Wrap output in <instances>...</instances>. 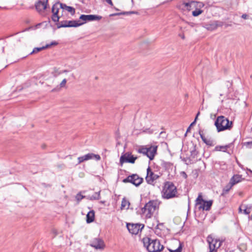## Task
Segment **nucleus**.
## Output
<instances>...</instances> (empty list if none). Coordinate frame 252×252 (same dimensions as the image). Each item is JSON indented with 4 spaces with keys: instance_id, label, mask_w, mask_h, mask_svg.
<instances>
[{
    "instance_id": "obj_1",
    "label": "nucleus",
    "mask_w": 252,
    "mask_h": 252,
    "mask_svg": "<svg viewBox=\"0 0 252 252\" xmlns=\"http://www.w3.org/2000/svg\"><path fill=\"white\" fill-rule=\"evenodd\" d=\"M62 9L63 11L66 10L69 12L71 15H74L75 13V9L74 7L67 6L65 3L57 2L55 3L52 7V15L51 19L54 22H59L60 18L63 16L59 15V10Z\"/></svg>"
},
{
    "instance_id": "obj_2",
    "label": "nucleus",
    "mask_w": 252,
    "mask_h": 252,
    "mask_svg": "<svg viewBox=\"0 0 252 252\" xmlns=\"http://www.w3.org/2000/svg\"><path fill=\"white\" fill-rule=\"evenodd\" d=\"M142 241L144 246L149 252H160L164 249V246L160 244L158 239H152L146 237L143 238Z\"/></svg>"
},
{
    "instance_id": "obj_3",
    "label": "nucleus",
    "mask_w": 252,
    "mask_h": 252,
    "mask_svg": "<svg viewBox=\"0 0 252 252\" xmlns=\"http://www.w3.org/2000/svg\"><path fill=\"white\" fill-rule=\"evenodd\" d=\"M178 193L176 187L173 183L167 181L164 183L162 191V197L166 199L177 197Z\"/></svg>"
},
{
    "instance_id": "obj_4",
    "label": "nucleus",
    "mask_w": 252,
    "mask_h": 252,
    "mask_svg": "<svg viewBox=\"0 0 252 252\" xmlns=\"http://www.w3.org/2000/svg\"><path fill=\"white\" fill-rule=\"evenodd\" d=\"M218 132L230 130L233 126V123L223 116H218L215 122Z\"/></svg>"
},
{
    "instance_id": "obj_5",
    "label": "nucleus",
    "mask_w": 252,
    "mask_h": 252,
    "mask_svg": "<svg viewBox=\"0 0 252 252\" xmlns=\"http://www.w3.org/2000/svg\"><path fill=\"white\" fill-rule=\"evenodd\" d=\"M158 208L157 202L154 200H150L141 209V212L142 214H145L146 219H150Z\"/></svg>"
},
{
    "instance_id": "obj_6",
    "label": "nucleus",
    "mask_w": 252,
    "mask_h": 252,
    "mask_svg": "<svg viewBox=\"0 0 252 252\" xmlns=\"http://www.w3.org/2000/svg\"><path fill=\"white\" fill-rule=\"evenodd\" d=\"M207 242L209 245V252H217L218 249L221 246L222 242L220 240L209 235L207 238Z\"/></svg>"
},
{
    "instance_id": "obj_7",
    "label": "nucleus",
    "mask_w": 252,
    "mask_h": 252,
    "mask_svg": "<svg viewBox=\"0 0 252 252\" xmlns=\"http://www.w3.org/2000/svg\"><path fill=\"white\" fill-rule=\"evenodd\" d=\"M143 179L137 174H132L124 179L123 182L125 183H130L136 187H138L143 182Z\"/></svg>"
},
{
    "instance_id": "obj_8",
    "label": "nucleus",
    "mask_w": 252,
    "mask_h": 252,
    "mask_svg": "<svg viewBox=\"0 0 252 252\" xmlns=\"http://www.w3.org/2000/svg\"><path fill=\"white\" fill-rule=\"evenodd\" d=\"M196 7V2L194 1L186 2L185 1H181L178 5L177 7L183 11H190L193 8Z\"/></svg>"
},
{
    "instance_id": "obj_9",
    "label": "nucleus",
    "mask_w": 252,
    "mask_h": 252,
    "mask_svg": "<svg viewBox=\"0 0 252 252\" xmlns=\"http://www.w3.org/2000/svg\"><path fill=\"white\" fill-rule=\"evenodd\" d=\"M64 23H67V24H60V23H56L57 27L58 29L61 28H71L74 27L76 28L82 26L84 24V23H80L79 21L77 20H70L63 21Z\"/></svg>"
},
{
    "instance_id": "obj_10",
    "label": "nucleus",
    "mask_w": 252,
    "mask_h": 252,
    "mask_svg": "<svg viewBox=\"0 0 252 252\" xmlns=\"http://www.w3.org/2000/svg\"><path fill=\"white\" fill-rule=\"evenodd\" d=\"M136 159V157H134L131 153L127 152L121 156L120 162L121 165H122L124 162L134 163Z\"/></svg>"
},
{
    "instance_id": "obj_11",
    "label": "nucleus",
    "mask_w": 252,
    "mask_h": 252,
    "mask_svg": "<svg viewBox=\"0 0 252 252\" xmlns=\"http://www.w3.org/2000/svg\"><path fill=\"white\" fill-rule=\"evenodd\" d=\"M90 245L96 250H103L105 245L103 240L100 238H95L92 240Z\"/></svg>"
},
{
    "instance_id": "obj_12",
    "label": "nucleus",
    "mask_w": 252,
    "mask_h": 252,
    "mask_svg": "<svg viewBox=\"0 0 252 252\" xmlns=\"http://www.w3.org/2000/svg\"><path fill=\"white\" fill-rule=\"evenodd\" d=\"M126 227L129 233L132 234L136 235L139 233V231L142 230L144 227V225H142L141 226V224L138 223H127Z\"/></svg>"
},
{
    "instance_id": "obj_13",
    "label": "nucleus",
    "mask_w": 252,
    "mask_h": 252,
    "mask_svg": "<svg viewBox=\"0 0 252 252\" xmlns=\"http://www.w3.org/2000/svg\"><path fill=\"white\" fill-rule=\"evenodd\" d=\"M159 177V176L153 172L149 166L148 167L147 169V176L146 177V180L148 184H153L154 181Z\"/></svg>"
},
{
    "instance_id": "obj_14",
    "label": "nucleus",
    "mask_w": 252,
    "mask_h": 252,
    "mask_svg": "<svg viewBox=\"0 0 252 252\" xmlns=\"http://www.w3.org/2000/svg\"><path fill=\"white\" fill-rule=\"evenodd\" d=\"M48 5V0H38L35 2L34 6L36 11L41 13L47 8Z\"/></svg>"
},
{
    "instance_id": "obj_15",
    "label": "nucleus",
    "mask_w": 252,
    "mask_h": 252,
    "mask_svg": "<svg viewBox=\"0 0 252 252\" xmlns=\"http://www.w3.org/2000/svg\"><path fill=\"white\" fill-rule=\"evenodd\" d=\"M102 17L99 15L82 14L79 17V20H82L83 22L82 23L85 24L87 21H98Z\"/></svg>"
},
{
    "instance_id": "obj_16",
    "label": "nucleus",
    "mask_w": 252,
    "mask_h": 252,
    "mask_svg": "<svg viewBox=\"0 0 252 252\" xmlns=\"http://www.w3.org/2000/svg\"><path fill=\"white\" fill-rule=\"evenodd\" d=\"M198 154V152L196 150V146L193 145L192 149L190 150V156L189 158V162H187L186 164H191L195 161L197 160Z\"/></svg>"
},
{
    "instance_id": "obj_17",
    "label": "nucleus",
    "mask_w": 252,
    "mask_h": 252,
    "mask_svg": "<svg viewBox=\"0 0 252 252\" xmlns=\"http://www.w3.org/2000/svg\"><path fill=\"white\" fill-rule=\"evenodd\" d=\"M157 147H151L148 148V152L146 156L149 158L150 160H153L157 152Z\"/></svg>"
},
{
    "instance_id": "obj_18",
    "label": "nucleus",
    "mask_w": 252,
    "mask_h": 252,
    "mask_svg": "<svg viewBox=\"0 0 252 252\" xmlns=\"http://www.w3.org/2000/svg\"><path fill=\"white\" fill-rule=\"evenodd\" d=\"M199 134L200 135V136L202 139V140L203 141L204 143H205L206 145L210 146H214V142L212 140L210 139H207L205 138V136L203 134V130H199Z\"/></svg>"
},
{
    "instance_id": "obj_19",
    "label": "nucleus",
    "mask_w": 252,
    "mask_h": 252,
    "mask_svg": "<svg viewBox=\"0 0 252 252\" xmlns=\"http://www.w3.org/2000/svg\"><path fill=\"white\" fill-rule=\"evenodd\" d=\"M242 175L236 174L230 179L229 182L234 186L242 180Z\"/></svg>"
},
{
    "instance_id": "obj_20",
    "label": "nucleus",
    "mask_w": 252,
    "mask_h": 252,
    "mask_svg": "<svg viewBox=\"0 0 252 252\" xmlns=\"http://www.w3.org/2000/svg\"><path fill=\"white\" fill-rule=\"evenodd\" d=\"M94 210L90 211L86 216V222L88 223H91L94 220Z\"/></svg>"
},
{
    "instance_id": "obj_21",
    "label": "nucleus",
    "mask_w": 252,
    "mask_h": 252,
    "mask_svg": "<svg viewBox=\"0 0 252 252\" xmlns=\"http://www.w3.org/2000/svg\"><path fill=\"white\" fill-rule=\"evenodd\" d=\"M213 204V201L212 200H209V201H205L203 206H200L199 207V208H202L204 210L206 211H209L210 210L211 207Z\"/></svg>"
},
{
    "instance_id": "obj_22",
    "label": "nucleus",
    "mask_w": 252,
    "mask_h": 252,
    "mask_svg": "<svg viewBox=\"0 0 252 252\" xmlns=\"http://www.w3.org/2000/svg\"><path fill=\"white\" fill-rule=\"evenodd\" d=\"M233 186L229 182L227 185H226L223 189L222 192L220 194L221 196H225L226 194L228 193L230 189Z\"/></svg>"
},
{
    "instance_id": "obj_23",
    "label": "nucleus",
    "mask_w": 252,
    "mask_h": 252,
    "mask_svg": "<svg viewBox=\"0 0 252 252\" xmlns=\"http://www.w3.org/2000/svg\"><path fill=\"white\" fill-rule=\"evenodd\" d=\"M137 13H138L137 12L134 11H125V12H120V13H115L111 14L109 15V16L113 17V16H115L121 15H130V14H137Z\"/></svg>"
},
{
    "instance_id": "obj_24",
    "label": "nucleus",
    "mask_w": 252,
    "mask_h": 252,
    "mask_svg": "<svg viewBox=\"0 0 252 252\" xmlns=\"http://www.w3.org/2000/svg\"><path fill=\"white\" fill-rule=\"evenodd\" d=\"M92 155H93L89 154H89L85 155L83 156L78 157V163L80 164L84 161H86V160L91 159Z\"/></svg>"
},
{
    "instance_id": "obj_25",
    "label": "nucleus",
    "mask_w": 252,
    "mask_h": 252,
    "mask_svg": "<svg viewBox=\"0 0 252 252\" xmlns=\"http://www.w3.org/2000/svg\"><path fill=\"white\" fill-rule=\"evenodd\" d=\"M88 198L91 200H98L100 198V190L94 192L92 195L89 196Z\"/></svg>"
},
{
    "instance_id": "obj_26",
    "label": "nucleus",
    "mask_w": 252,
    "mask_h": 252,
    "mask_svg": "<svg viewBox=\"0 0 252 252\" xmlns=\"http://www.w3.org/2000/svg\"><path fill=\"white\" fill-rule=\"evenodd\" d=\"M242 208H244L243 211L244 213L246 215H249L251 213V209L248 208L245 206L241 205L239 207V212H242Z\"/></svg>"
},
{
    "instance_id": "obj_27",
    "label": "nucleus",
    "mask_w": 252,
    "mask_h": 252,
    "mask_svg": "<svg viewBox=\"0 0 252 252\" xmlns=\"http://www.w3.org/2000/svg\"><path fill=\"white\" fill-rule=\"evenodd\" d=\"M229 146L228 145L226 146H217L215 147V150L216 151H223L225 152L226 150L228 148H229Z\"/></svg>"
},
{
    "instance_id": "obj_28",
    "label": "nucleus",
    "mask_w": 252,
    "mask_h": 252,
    "mask_svg": "<svg viewBox=\"0 0 252 252\" xmlns=\"http://www.w3.org/2000/svg\"><path fill=\"white\" fill-rule=\"evenodd\" d=\"M205 200L203 199L202 194H199L198 197L196 199V204H201L202 202H204Z\"/></svg>"
},
{
    "instance_id": "obj_29",
    "label": "nucleus",
    "mask_w": 252,
    "mask_h": 252,
    "mask_svg": "<svg viewBox=\"0 0 252 252\" xmlns=\"http://www.w3.org/2000/svg\"><path fill=\"white\" fill-rule=\"evenodd\" d=\"M48 48V46H42V47H36V48H34L32 51V53H31V54H32L33 53H37L39 51H41V50L44 49H46Z\"/></svg>"
},
{
    "instance_id": "obj_30",
    "label": "nucleus",
    "mask_w": 252,
    "mask_h": 252,
    "mask_svg": "<svg viewBox=\"0 0 252 252\" xmlns=\"http://www.w3.org/2000/svg\"><path fill=\"white\" fill-rule=\"evenodd\" d=\"M130 203L128 201L126 200L125 198L123 199L121 204V208H125L127 205V208L129 207Z\"/></svg>"
},
{
    "instance_id": "obj_31",
    "label": "nucleus",
    "mask_w": 252,
    "mask_h": 252,
    "mask_svg": "<svg viewBox=\"0 0 252 252\" xmlns=\"http://www.w3.org/2000/svg\"><path fill=\"white\" fill-rule=\"evenodd\" d=\"M203 12V10L196 8L195 10L193 11L192 12V15L194 17H196L201 14Z\"/></svg>"
},
{
    "instance_id": "obj_32",
    "label": "nucleus",
    "mask_w": 252,
    "mask_h": 252,
    "mask_svg": "<svg viewBox=\"0 0 252 252\" xmlns=\"http://www.w3.org/2000/svg\"><path fill=\"white\" fill-rule=\"evenodd\" d=\"M148 148L144 147H141L138 150V152L139 153H142L144 155H146V153L148 152Z\"/></svg>"
},
{
    "instance_id": "obj_33",
    "label": "nucleus",
    "mask_w": 252,
    "mask_h": 252,
    "mask_svg": "<svg viewBox=\"0 0 252 252\" xmlns=\"http://www.w3.org/2000/svg\"><path fill=\"white\" fill-rule=\"evenodd\" d=\"M182 250V245L181 243H180V245L177 249H176L175 250H171L169 249V251H170V252H181Z\"/></svg>"
},
{
    "instance_id": "obj_34",
    "label": "nucleus",
    "mask_w": 252,
    "mask_h": 252,
    "mask_svg": "<svg viewBox=\"0 0 252 252\" xmlns=\"http://www.w3.org/2000/svg\"><path fill=\"white\" fill-rule=\"evenodd\" d=\"M84 197H85V196L82 195H81V194L80 193H78V194H77V195H76V197H75L76 199L78 201H81Z\"/></svg>"
},
{
    "instance_id": "obj_35",
    "label": "nucleus",
    "mask_w": 252,
    "mask_h": 252,
    "mask_svg": "<svg viewBox=\"0 0 252 252\" xmlns=\"http://www.w3.org/2000/svg\"><path fill=\"white\" fill-rule=\"evenodd\" d=\"M89 154H92L93 155L91 156V159H92L93 158H95L96 160H99L100 159V157L98 155H95L93 153H89Z\"/></svg>"
},
{
    "instance_id": "obj_36",
    "label": "nucleus",
    "mask_w": 252,
    "mask_h": 252,
    "mask_svg": "<svg viewBox=\"0 0 252 252\" xmlns=\"http://www.w3.org/2000/svg\"><path fill=\"white\" fill-rule=\"evenodd\" d=\"M215 24L217 26V28H218L222 27L224 23L220 21H215Z\"/></svg>"
},
{
    "instance_id": "obj_37",
    "label": "nucleus",
    "mask_w": 252,
    "mask_h": 252,
    "mask_svg": "<svg viewBox=\"0 0 252 252\" xmlns=\"http://www.w3.org/2000/svg\"><path fill=\"white\" fill-rule=\"evenodd\" d=\"M154 130L151 129V128H146L145 130H144V132L148 133L149 134H152L154 132Z\"/></svg>"
},
{
    "instance_id": "obj_38",
    "label": "nucleus",
    "mask_w": 252,
    "mask_h": 252,
    "mask_svg": "<svg viewBox=\"0 0 252 252\" xmlns=\"http://www.w3.org/2000/svg\"><path fill=\"white\" fill-rule=\"evenodd\" d=\"M210 26H211V28L212 29V30H215V29H216L217 28V26L215 24V21H214L211 24H210Z\"/></svg>"
},
{
    "instance_id": "obj_39",
    "label": "nucleus",
    "mask_w": 252,
    "mask_h": 252,
    "mask_svg": "<svg viewBox=\"0 0 252 252\" xmlns=\"http://www.w3.org/2000/svg\"><path fill=\"white\" fill-rule=\"evenodd\" d=\"M248 148H251L252 147V141L247 142L244 144Z\"/></svg>"
},
{
    "instance_id": "obj_40",
    "label": "nucleus",
    "mask_w": 252,
    "mask_h": 252,
    "mask_svg": "<svg viewBox=\"0 0 252 252\" xmlns=\"http://www.w3.org/2000/svg\"><path fill=\"white\" fill-rule=\"evenodd\" d=\"M162 165L164 167H166L167 166H170L172 164L170 162H164L162 163Z\"/></svg>"
},
{
    "instance_id": "obj_41",
    "label": "nucleus",
    "mask_w": 252,
    "mask_h": 252,
    "mask_svg": "<svg viewBox=\"0 0 252 252\" xmlns=\"http://www.w3.org/2000/svg\"><path fill=\"white\" fill-rule=\"evenodd\" d=\"M66 83V79H63V81L60 83V87H63L65 86Z\"/></svg>"
},
{
    "instance_id": "obj_42",
    "label": "nucleus",
    "mask_w": 252,
    "mask_h": 252,
    "mask_svg": "<svg viewBox=\"0 0 252 252\" xmlns=\"http://www.w3.org/2000/svg\"><path fill=\"white\" fill-rule=\"evenodd\" d=\"M58 43L56 41H52L50 44H47L46 46H48V48L52 46V45H57Z\"/></svg>"
},
{
    "instance_id": "obj_43",
    "label": "nucleus",
    "mask_w": 252,
    "mask_h": 252,
    "mask_svg": "<svg viewBox=\"0 0 252 252\" xmlns=\"http://www.w3.org/2000/svg\"><path fill=\"white\" fill-rule=\"evenodd\" d=\"M181 175H182V176L185 178V179H187V177H188V175L185 172L183 171V172H182L181 173Z\"/></svg>"
},
{
    "instance_id": "obj_44",
    "label": "nucleus",
    "mask_w": 252,
    "mask_h": 252,
    "mask_svg": "<svg viewBox=\"0 0 252 252\" xmlns=\"http://www.w3.org/2000/svg\"><path fill=\"white\" fill-rule=\"evenodd\" d=\"M241 17L244 19H247L248 18V15L246 14H243L241 16Z\"/></svg>"
},
{
    "instance_id": "obj_45",
    "label": "nucleus",
    "mask_w": 252,
    "mask_h": 252,
    "mask_svg": "<svg viewBox=\"0 0 252 252\" xmlns=\"http://www.w3.org/2000/svg\"><path fill=\"white\" fill-rule=\"evenodd\" d=\"M110 5H111V6H113V2L111 0H105Z\"/></svg>"
},
{
    "instance_id": "obj_46",
    "label": "nucleus",
    "mask_w": 252,
    "mask_h": 252,
    "mask_svg": "<svg viewBox=\"0 0 252 252\" xmlns=\"http://www.w3.org/2000/svg\"><path fill=\"white\" fill-rule=\"evenodd\" d=\"M159 225H163V223L158 222V224L156 226V228L158 229Z\"/></svg>"
},
{
    "instance_id": "obj_47",
    "label": "nucleus",
    "mask_w": 252,
    "mask_h": 252,
    "mask_svg": "<svg viewBox=\"0 0 252 252\" xmlns=\"http://www.w3.org/2000/svg\"><path fill=\"white\" fill-rule=\"evenodd\" d=\"M182 160H183L185 162H187V161H189V158H184L183 159H182ZM188 162H189V161H188Z\"/></svg>"
},
{
    "instance_id": "obj_48",
    "label": "nucleus",
    "mask_w": 252,
    "mask_h": 252,
    "mask_svg": "<svg viewBox=\"0 0 252 252\" xmlns=\"http://www.w3.org/2000/svg\"><path fill=\"white\" fill-rule=\"evenodd\" d=\"M67 72V70H63V71H61V72H59L58 73V74H61V73H63V72Z\"/></svg>"
},
{
    "instance_id": "obj_49",
    "label": "nucleus",
    "mask_w": 252,
    "mask_h": 252,
    "mask_svg": "<svg viewBox=\"0 0 252 252\" xmlns=\"http://www.w3.org/2000/svg\"><path fill=\"white\" fill-rule=\"evenodd\" d=\"M195 123H195V122H194V121H193V122H192V123L190 124V126H189L191 127V126H193L194 125H195Z\"/></svg>"
},
{
    "instance_id": "obj_50",
    "label": "nucleus",
    "mask_w": 252,
    "mask_h": 252,
    "mask_svg": "<svg viewBox=\"0 0 252 252\" xmlns=\"http://www.w3.org/2000/svg\"><path fill=\"white\" fill-rule=\"evenodd\" d=\"M58 23H60V24H67V23H64L63 21L59 22Z\"/></svg>"
},
{
    "instance_id": "obj_51",
    "label": "nucleus",
    "mask_w": 252,
    "mask_h": 252,
    "mask_svg": "<svg viewBox=\"0 0 252 252\" xmlns=\"http://www.w3.org/2000/svg\"><path fill=\"white\" fill-rule=\"evenodd\" d=\"M190 126H189V127L188 128V129H187V130L186 132H189V130H190Z\"/></svg>"
},
{
    "instance_id": "obj_52",
    "label": "nucleus",
    "mask_w": 252,
    "mask_h": 252,
    "mask_svg": "<svg viewBox=\"0 0 252 252\" xmlns=\"http://www.w3.org/2000/svg\"><path fill=\"white\" fill-rule=\"evenodd\" d=\"M197 118H198V117H196H196H195V119H194V122H195V123H196V120H197Z\"/></svg>"
},
{
    "instance_id": "obj_53",
    "label": "nucleus",
    "mask_w": 252,
    "mask_h": 252,
    "mask_svg": "<svg viewBox=\"0 0 252 252\" xmlns=\"http://www.w3.org/2000/svg\"><path fill=\"white\" fill-rule=\"evenodd\" d=\"M197 118H198V117H196H196H195V119H194V122H195V123H196V120H197Z\"/></svg>"
},
{
    "instance_id": "obj_54",
    "label": "nucleus",
    "mask_w": 252,
    "mask_h": 252,
    "mask_svg": "<svg viewBox=\"0 0 252 252\" xmlns=\"http://www.w3.org/2000/svg\"><path fill=\"white\" fill-rule=\"evenodd\" d=\"M249 172H250V173H251V174H252V171L251 170V169H249L248 170Z\"/></svg>"
},
{
    "instance_id": "obj_55",
    "label": "nucleus",
    "mask_w": 252,
    "mask_h": 252,
    "mask_svg": "<svg viewBox=\"0 0 252 252\" xmlns=\"http://www.w3.org/2000/svg\"><path fill=\"white\" fill-rule=\"evenodd\" d=\"M249 218L251 220H252V215H251V216L249 217Z\"/></svg>"
},
{
    "instance_id": "obj_56",
    "label": "nucleus",
    "mask_w": 252,
    "mask_h": 252,
    "mask_svg": "<svg viewBox=\"0 0 252 252\" xmlns=\"http://www.w3.org/2000/svg\"><path fill=\"white\" fill-rule=\"evenodd\" d=\"M199 115H200V112H198L197 113V114H196V116L198 117V116H199Z\"/></svg>"
},
{
    "instance_id": "obj_57",
    "label": "nucleus",
    "mask_w": 252,
    "mask_h": 252,
    "mask_svg": "<svg viewBox=\"0 0 252 252\" xmlns=\"http://www.w3.org/2000/svg\"><path fill=\"white\" fill-rule=\"evenodd\" d=\"M100 202L101 203L103 204V203H104L105 201H101Z\"/></svg>"
},
{
    "instance_id": "obj_58",
    "label": "nucleus",
    "mask_w": 252,
    "mask_h": 252,
    "mask_svg": "<svg viewBox=\"0 0 252 252\" xmlns=\"http://www.w3.org/2000/svg\"><path fill=\"white\" fill-rule=\"evenodd\" d=\"M115 9L116 10H117V11H119V9H118V8H115Z\"/></svg>"
},
{
    "instance_id": "obj_59",
    "label": "nucleus",
    "mask_w": 252,
    "mask_h": 252,
    "mask_svg": "<svg viewBox=\"0 0 252 252\" xmlns=\"http://www.w3.org/2000/svg\"><path fill=\"white\" fill-rule=\"evenodd\" d=\"M230 26V25H228V24L226 25V27H227V26Z\"/></svg>"
},
{
    "instance_id": "obj_60",
    "label": "nucleus",
    "mask_w": 252,
    "mask_h": 252,
    "mask_svg": "<svg viewBox=\"0 0 252 252\" xmlns=\"http://www.w3.org/2000/svg\"><path fill=\"white\" fill-rule=\"evenodd\" d=\"M182 38L184 39L185 38L184 36H182Z\"/></svg>"
}]
</instances>
